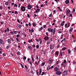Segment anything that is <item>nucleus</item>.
Listing matches in <instances>:
<instances>
[{
	"label": "nucleus",
	"instance_id": "nucleus-1",
	"mask_svg": "<svg viewBox=\"0 0 76 76\" xmlns=\"http://www.w3.org/2000/svg\"><path fill=\"white\" fill-rule=\"evenodd\" d=\"M21 10L23 12L25 11L26 10L25 7L24 6H22L21 8Z\"/></svg>",
	"mask_w": 76,
	"mask_h": 76
},
{
	"label": "nucleus",
	"instance_id": "nucleus-2",
	"mask_svg": "<svg viewBox=\"0 0 76 76\" xmlns=\"http://www.w3.org/2000/svg\"><path fill=\"white\" fill-rule=\"evenodd\" d=\"M61 73L62 72H60V71H57L56 72V75H61Z\"/></svg>",
	"mask_w": 76,
	"mask_h": 76
},
{
	"label": "nucleus",
	"instance_id": "nucleus-3",
	"mask_svg": "<svg viewBox=\"0 0 76 76\" xmlns=\"http://www.w3.org/2000/svg\"><path fill=\"white\" fill-rule=\"evenodd\" d=\"M27 8L29 10H30L32 8V6H31V4H29V5L27 6Z\"/></svg>",
	"mask_w": 76,
	"mask_h": 76
},
{
	"label": "nucleus",
	"instance_id": "nucleus-4",
	"mask_svg": "<svg viewBox=\"0 0 76 76\" xmlns=\"http://www.w3.org/2000/svg\"><path fill=\"white\" fill-rule=\"evenodd\" d=\"M49 39V37L47 36H45L44 38V39L46 41L48 40Z\"/></svg>",
	"mask_w": 76,
	"mask_h": 76
},
{
	"label": "nucleus",
	"instance_id": "nucleus-5",
	"mask_svg": "<svg viewBox=\"0 0 76 76\" xmlns=\"http://www.w3.org/2000/svg\"><path fill=\"white\" fill-rule=\"evenodd\" d=\"M0 43L2 44V45H4V41L1 39H0Z\"/></svg>",
	"mask_w": 76,
	"mask_h": 76
},
{
	"label": "nucleus",
	"instance_id": "nucleus-6",
	"mask_svg": "<svg viewBox=\"0 0 76 76\" xmlns=\"http://www.w3.org/2000/svg\"><path fill=\"white\" fill-rule=\"evenodd\" d=\"M53 62V60L51 58H49V64H51Z\"/></svg>",
	"mask_w": 76,
	"mask_h": 76
},
{
	"label": "nucleus",
	"instance_id": "nucleus-7",
	"mask_svg": "<svg viewBox=\"0 0 76 76\" xmlns=\"http://www.w3.org/2000/svg\"><path fill=\"white\" fill-rule=\"evenodd\" d=\"M54 48V46L52 44H50V49H53Z\"/></svg>",
	"mask_w": 76,
	"mask_h": 76
},
{
	"label": "nucleus",
	"instance_id": "nucleus-8",
	"mask_svg": "<svg viewBox=\"0 0 76 76\" xmlns=\"http://www.w3.org/2000/svg\"><path fill=\"white\" fill-rule=\"evenodd\" d=\"M48 30L49 32H53V29H51L49 28H48Z\"/></svg>",
	"mask_w": 76,
	"mask_h": 76
},
{
	"label": "nucleus",
	"instance_id": "nucleus-9",
	"mask_svg": "<svg viewBox=\"0 0 76 76\" xmlns=\"http://www.w3.org/2000/svg\"><path fill=\"white\" fill-rule=\"evenodd\" d=\"M70 10H68L66 12V14L67 15H68L69 13H70Z\"/></svg>",
	"mask_w": 76,
	"mask_h": 76
},
{
	"label": "nucleus",
	"instance_id": "nucleus-10",
	"mask_svg": "<svg viewBox=\"0 0 76 76\" xmlns=\"http://www.w3.org/2000/svg\"><path fill=\"white\" fill-rule=\"evenodd\" d=\"M22 27V25H21L20 24H17V27L18 28H20Z\"/></svg>",
	"mask_w": 76,
	"mask_h": 76
},
{
	"label": "nucleus",
	"instance_id": "nucleus-11",
	"mask_svg": "<svg viewBox=\"0 0 76 76\" xmlns=\"http://www.w3.org/2000/svg\"><path fill=\"white\" fill-rule=\"evenodd\" d=\"M69 3V0H66L65 2V3L66 4H68Z\"/></svg>",
	"mask_w": 76,
	"mask_h": 76
},
{
	"label": "nucleus",
	"instance_id": "nucleus-12",
	"mask_svg": "<svg viewBox=\"0 0 76 76\" xmlns=\"http://www.w3.org/2000/svg\"><path fill=\"white\" fill-rule=\"evenodd\" d=\"M63 74L64 75V76H65V75H67V72L66 71H64L63 72Z\"/></svg>",
	"mask_w": 76,
	"mask_h": 76
},
{
	"label": "nucleus",
	"instance_id": "nucleus-13",
	"mask_svg": "<svg viewBox=\"0 0 76 76\" xmlns=\"http://www.w3.org/2000/svg\"><path fill=\"white\" fill-rule=\"evenodd\" d=\"M7 41H8V42L10 44L11 43V40L10 39H8Z\"/></svg>",
	"mask_w": 76,
	"mask_h": 76
},
{
	"label": "nucleus",
	"instance_id": "nucleus-14",
	"mask_svg": "<svg viewBox=\"0 0 76 76\" xmlns=\"http://www.w3.org/2000/svg\"><path fill=\"white\" fill-rule=\"evenodd\" d=\"M64 64V62H62V63L61 64V65L62 66H65V64Z\"/></svg>",
	"mask_w": 76,
	"mask_h": 76
},
{
	"label": "nucleus",
	"instance_id": "nucleus-15",
	"mask_svg": "<svg viewBox=\"0 0 76 76\" xmlns=\"http://www.w3.org/2000/svg\"><path fill=\"white\" fill-rule=\"evenodd\" d=\"M66 49H67V48H66L64 47V48H62L61 50H64Z\"/></svg>",
	"mask_w": 76,
	"mask_h": 76
},
{
	"label": "nucleus",
	"instance_id": "nucleus-16",
	"mask_svg": "<svg viewBox=\"0 0 76 76\" xmlns=\"http://www.w3.org/2000/svg\"><path fill=\"white\" fill-rule=\"evenodd\" d=\"M73 28L72 27V28H70V29L69 30V31L70 32H72V31L73 30Z\"/></svg>",
	"mask_w": 76,
	"mask_h": 76
},
{
	"label": "nucleus",
	"instance_id": "nucleus-17",
	"mask_svg": "<svg viewBox=\"0 0 76 76\" xmlns=\"http://www.w3.org/2000/svg\"><path fill=\"white\" fill-rule=\"evenodd\" d=\"M56 30V28H54V29H53L54 31H53V35H54V34H55V31H55Z\"/></svg>",
	"mask_w": 76,
	"mask_h": 76
},
{
	"label": "nucleus",
	"instance_id": "nucleus-18",
	"mask_svg": "<svg viewBox=\"0 0 76 76\" xmlns=\"http://www.w3.org/2000/svg\"><path fill=\"white\" fill-rule=\"evenodd\" d=\"M5 4L7 6H8L9 4V3L8 2H6L5 3Z\"/></svg>",
	"mask_w": 76,
	"mask_h": 76
},
{
	"label": "nucleus",
	"instance_id": "nucleus-19",
	"mask_svg": "<svg viewBox=\"0 0 76 76\" xmlns=\"http://www.w3.org/2000/svg\"><path fill=\"white\" fill-rule=\"evenodd\" d=\"M10 45H8L6 47V48L7 49H9L10 48Z\"/></svg>",
	"mask_w": 76,
	"mask_h": 76
},
{
	"label": "nucleus",
	"instance_id": "nucleus-20",
	"mask_svg": "<svg viewBox=\"0 0 76 76\" xmlns=\"http://www.w3.org/2000/svg\"><path fill=\"white\" fill-rule=\"evenodd\" d=\"M28 48L30 50H32V47H31L30 46H28Z\"/></svg>",
	"mask_w": 76,
	"mask_h": 76
},
{
	"label": "nucleus",
	"instance_id": "nucleus-21",
	"mask_svg": "<svg viewBox=\"0 0 76 76\" xmlns=\"http://www.w3.org/2000/svg\"><path fill=\"white\" fill-rule=\"evenodd\" d=\"M65 38H64L61 41V43L63 42L64 41V42H65Z\"/></svg>",
	"mask_w": 76,
	"mask_h": 76
},
{
	"label": "nucleus",
	"instance_id": "nucleus-22",
	"mask_svg": "<svg viewBox=\"0 0 76 76\" xmlns=\"http://www.w3.org/2000/svg\"><path fill=\"white\" fill-rule=\"evenodd\" d=\"M42 69H40L39 70V74L40 75H41V74L42 73Z\"/></svg>",
	"mask_w": 76,
	"mask_h": 76
},
{
	"label": "nucleus",
	"instance_id": "nucleus-23",
	"mask_svg": "<svg viewBox=\"0 0 76 76\" xmlns=\"http://www.w3.org/2000/svg\"><path fill=\"white\" fill-rule=\"evenodd\" d=\"M17 54L18 55V56L20 55V53L19 51H18L17 53Z\"/></svg>",
	"mask_w": 76,
	"mask_h": 76
},
{
	"label": "nucleus",
	"instance_id": "nucleus-24",
	"mask_svg": "<svg viewBox=\"0 0 76 76\" xmlns=\"http://www.w3.org/2000/svg\"><path fill=\"white\" fill-rule=\"evenodd\" d=\"M58 70V68L57 67H56L55 68V71H56Z\"/></svg>",
	"mask_w": 76,
	"mask_h": 76
},
{
	"label": "nucleus",
	"instance_id": "nucleus-25",
	"mask_svg": "<svg viewBox=\"0 0 76 76\" xmlns=\"http://www.w3.org/2000/svg\"><path fill=\"white\" fill-rule=\"evenodd\" d=\"M68 53L69 54H70L71 51H70V49H68Z\"/></svg>",
	"mask_w": 76,
	"mask_h": 76
},
{
	"label": "nucleus",
	"instance_id": "nucleus-26",
	"mask_svg": "<svg viewBox=\"0 0 76 76\" xmlns=\"http://www.w3.org/2000/svg\"><path fill=\"white\" fill-rule=\"evenodd\" d=\"M23 36H24L25 37H26V33H23Z\"/></svg>",
	"mask_w": 76,
	"mask_h": 76
},
{
	"label": "nucleus",
	"instance_id": "nucleus-27",
	"mask_svg": "<svg viewBox=\"0 0 76 76\" xmlns=\"http://www.w3.org/2000/svg\"><path fill=\"white\" fill-rule=\"evenodd\" d=\"M66 59L64 60V64H66Z\"/></svg>",
	"mask_w": 76,
	"mask_h": 76
},
{
	"label": "nucleus",
	"instance_id": "nucleus-28",
	"mask_svg": "<svg viewBox=\"0 0 76 76\" xmlns=\"http://www.w3.org/2000/svg\"><path fill=\"white\" fill-rule=\"evenodd\" d=\"M26 57L25 56H24L23 57V60H26Z\"/></svg>",
	"mask_w": 76,
	"mask_h": 76
},
{
	"label": "nucleus",
	"instance_id": "nucleus-29",
	"mask_svg": "<svg viewBox=\"0 0 76 76\" xmlns=\"http://www.w3.org/2000/svg\"><path fill=\"white\" fill-rule=\"evenodd\" d=\"M45 75V72H42V74L40 75Z\"/></svg>",
	"mask_w": 76,
	"mask_h": 76
},
{
	"label": "nucleus",
	"instance_id": "nucleus-30",
	"mask_svg": "<svg viewBox=\"0 0 76 76\" xmlns=\"http://www.w3.org/2000/svg\"><path fill=\"white\" fill-rule=\"evenodd\" d=\"M45 62H43V63H42V66H44L45 65Z\"/></svg>",
	"mask_w": 76,
	"mask_h": 76
},
{
	"label": "nucleus",
	"instance_id": "nucleus-31",
	"mask_svg": "<svg viewBox=\"0 0 76 76\" xmlns=\"http://www.w3.org/2000/svg\"><path fill=\"white\" fill-rule=\"evenodd\" d=\"M10 56H13V54L12 53L10 54Z\"/></svg>",
	"mask_w": 76,
	"mask_h": 76
},
{
	"label": "nucleus",
	"instance_id": "nucleus-32",
	"mask_svg": "<svg viewBox=\"0 0 76 76\" xmlns=\"http://www.w3.org/2000/svg\"><path fill=\"white\" fill-rule=\"evenodd\" d=\"M68 25V24L66 23L65 24V27H66V28H68V27H67V26Z\"/></svg>",
	"mask_w": 76,
	"mask_h": 76
},
{
	"label": "nucleus",
	"instance_id": "nucleus-33",
	"mask_svg": "<svg viewBox=\"0 0 76 76\" xmlns=\"http://www.w3.org/2000/svg\"><path fill=\"white\" fill-rule=\"evenodd\" d=\"M58 52L57 51L56 52V55L58 56Z\"/></svg>",
	"mask_w": 76,
	"mask_h": 76
},
{
	"label": "nucleus",
	"instance_id": "nucleus-34",
	"mask_svg": "<svg viewBox=\"0 0 76 76\" xmlns=\"http://www.w3.org/2000/svg\"><path fill=\"white\" fill-rule=\"evenodd\" d=\"M2 55L4 56H6V55L5 53H3L2 54Z\"/></svg>",
	"mask_w": 76,
	"mask_h": 76
},
{
	"label": "nucleus",
	"instance_id": "nucleus-35",
	"mask_svg": "<svg viewBox=\"0 0 76 76\" xmlns=\"http://www.w3.org/2000/svg\"><path fill=\"white\" fill-rule=\"evenodd\" d=\"M74 52L75 53L76 52V47L74 48Z\"/></svg>",
	"mask_w": 76,
	"mask_h": 76
},
{
	"label": "nucleus",
	"instance_id": "nucleus-36",
	"mask_svg": "<svg viewBox=\"0 0 76 76\" xmlns=\"http://www.w3.org/2000/svg\"><path fill=\"white\" fill-rule=\"evenodd\" d=\"M62 32V31H59L58 32L59 33V34H61Z\"/></svg>",
	"mask_w": 76,
	"mask_h": 76
},
{
	"label": "nucleus",
	"instance_id": "nucleus-37",
	"mask_svg": "<svg viewBox=\"0 0 76 76\" xmlns=\"http://www.w3.org/2000/svg\"><path fill=\"white\" fill-rule=\"evenodd\" d=\"M50 43V42L49 41H48L47 42V44L49 45Z\"/></svg>",
	"mask_w": 76,
	"mask_h": 76
},
{
	"label": "nucleus",
	"instance_id": "nucleus-38",
	"mask_svg": "<svg viewBox=\"0 0 76 76\" xmlns=\"http://www.w3.org/2000/svg\"><path fill=\"white\" fill-rule=\"evenodd\" d=\"M50 69H51L50 68V67H48L47 68V69L48 70H49Z\"/></svg>",
	"mask_w": 76,
	"mask_h": 76
},
{
	"label": "nucleus",
	"instance_id": "nucleus-39",
	"mask_svg": "<svg viewBox=\"0 0 76 76\" xmlns=\"http://www.w3.org/2000/svg\"><path fill=\"white\" fill-rule=\"evenodd\" d=\"M50 42H52V38H51V37H50Z\"/></svg>",
	"mask_w": 76,
	"mask_h": 76
},
{
	"label": "nucleus",
	"instance_id": "nucleus-40",
	"mask_svg": "<svg viewBox=\"0 0 76 76\" xmlns=\"http://www.w3.org/2000/svg\"><path fill=\"white\" fill-rule=\"evenodd\" d=\"M27 17L28 18H29L30 17V15L28 14L27 15Z\"/></svg>",
	"mask_w": 76,
	"mask_h": 76
},
{
	"label": "nucleus",
	"instance_id": "nucleus-41",
	"mask_svg": "<svg viewBox=\"0 0 76 76\" xmlns=\"http://www.w3.org/2000/svg\"><path fill=\"white\" fill-rule=\"evenodd\" d=\"M32 61L33 62H34V59L33 57H32Z\"/></svg>",
	"mask_w": 76,
	"mask_h": 76
},
{
	"label": "nucleus",
	"instance_id": "nucleus-42",
	"mask_svg": "<svg viewBox=\"0 0 76 76\" xmlns=\"http://www.w3.org/2000/svg\"><path fill=\"white\" fill-rule=\"evenodd\" d=\"M14 34H17V32L16 31H13Z\"/></svg>",
	"mask_w": 76,
	"mask_h": 76
},
{
	"label": "nucleus",
	"instance_id": "nucleus-43",
	"mask_svg": "<svg viewBox=\"0 0 76 76\" xmlns=\"http://www.w3.org/2000/svg\"><path fill=\"white\" fill-rule=\"evenodd\" d=\"M10 39H11V40L12 41H14V39H13V38L11 37L10 38Z\"/></svg>",
	"mask_w": 76,
	"mask_h": 76
},
{
	"label": "nucleus",
	"instance_id": "nucleus-44",
	"mask_svg": "<svg viewBox=\"0 0 76 76\" xmlns=\"http://www.w3.org/2000/svg\"><path fill=\"white\" fill-rule=\"evenodd\" d=\"M32 25L34 26H36V24L35 23H33L32 24Z\"/></svg>",
	"mask_w": 76,
	"mask_h": 76
},
{
	"label": "nucleus",
	"instance_id": "nucleus-45",
	"mask_svg": "<svg viewBox=\"0 0 76 76\" xmlns=\"http://www.w3.org/2000/svg\"><path fill=\"white\" fill-rule=\"evenodd\" d=\"M15 14H18V12L17 11H15Z\"/></svg>",
	"mask_w": 76,
	"mask_h": 76
},
{
	"label": "nucleus",
	"instance_id": "nucleus-46",
	"mask_svg": "<svg viewBox=\"0 0 76 76\" xmlns=\"http://www.w3.org/2000/svg\"><path fill=\"white\" fill-rule=\"evenodd\" d=\"M60 55H61V56H62V53L61 52H60Z\"/></svg>",
	"mask_w": 76,
	"mask_h": 76
},
{
	"label": "nucleus",
	"instance_id": "nucleus-47",
	"mask_svg": "<svg viewBox=\"0 0 76 76\" xmlns=\"http://www.w3.org/2000/svg\"><path fill=\"white\" fill-rule=\"evenodd\" d=\"M70 26V23H68V25L67 26V27H69Z\"/></svg>",
	"mask_w": 76,
	"mask_h": 76
},
{
	"label": "nucleus",
	"instance_id": "nucleus-48",
	"mask_svg": "<svg viewBox=\"0 0 76 76\" xmlns=\"http://www.w3.org/2000/svg\"><path fill=\"white\" fill-rule=\"evenodd\" d=\"M39 47V45H37V46H36V47H37V48H38Z\"/></svg>",
	"mask_w": 76,
	"mask_h": 76
},
{
	"label": "nucleus",
	"instance_id": "nucleus-49",
	"mask_svg": "<svg viewBox=\"0 0 76 76\" xmlns=\"http://www.w3.org/2000/svg\"><path fill=\"white\" fill-rule=\"evenodd\" d=\"M20 37V36L18 34L17 35V38H18V37Z\"/></svg>",
	"mask_w": 76,
	"mask_h": 76
},
{
	"label": "nucleus",
	"instance_id": "nucleus-50",
	"mask_svg": "<svg viewBox=\"0 0 76 76\" xmlns=\"http://www.w3.org/2000/svg\"><path fill=\"white\" fill-rule=\"evenodd\" d=\"M14 6L15 7H17L18 6V5H17V4H15Z\"/></svg>",
	"mask_w": 76,
	"mask_h": 76
},
{
	"label": "nucleus",
	"instance_id": "nucleus-51",
	"mask_svg": "<svg viewBox=\"0 0 76 76\" xmlns=\"http://www.w3.org/2000/svg\"><path fill=\"white\" fill-rule=\"evenodd\" d=\"M16 40L18 42H19V39L18 38H16Z\"/></svg>",
	"mask_w": 76,
	"mask_h": 76
},
{
	"label": "nucleus",
	"instance_id": "nucleus-52",
	"mask_svg": "<svg viewBox=\"0 0 76 76\" xmlns=\"http://www.w3.org/2000/svg\"><path fill=\"white\" fill-rule=\"evenodd\" d=\"M58 64V61H56V64L57 65Z\"/></svg>",
	"mask_w": 76,
	"mask_h": 76
},
{
	"label": "nucleus",
	"instance_id": "nucleus-53",
	"mask_svg": "<svg viewBox=\"0 0 76 76\" xmlns=\"http://www.w3.org/2000/svg\"><path fill=\"white\" fill-rule=\"evenodd\" d=\"M35 64H37V65H39V64L38 63H37V61L35 62Z\"/></svg>",
	"mask_w": 76,
	"mask_h": 76
},
{
	"label": "nucleus",
	"instance_id": "nucleus-54",
	"mask_svg": "<svg viewBox=\"0 0 76 76\" xmlns=\"http://www.w3.org/2000/svg\"><path fill=\"white\" fill-rule=\"evenodd\" d=\"M1 24H3L4 23V22L3 21H1Z\"/></svg>",
	"mask_w": 76,
	"mask_h": 76
},
{
	"label": "nucleus",
	"instance_id": "nucleus-55",
	"mask_svg": "<svg viewBox=\"0 0 76 76\" xmlns=\"http://www.w3.org/2000/svg\"><path fill=\"white\" fill-rule=\"evenodd\" d=\"M28 62H29V63L31 65V64H32V62H31V61H29Z\"/></svg>",
	"mask_w": 76,
	"mask_h": 76
},
{
	"label": "nucleus",
	"instance_id": "nucleus-56",
	"mask_svg": "<svg viewBox=\"0 0 76 76\" xmlns=\"http://www.w3.org/2000/svg\"><path fill=\"white\" fill-rule=\"evenodd\" d=\"M72 37H73V38H74V39H75V37L74 36V35L72 34Z\"/></svg>",
	"mask_w": 76,
	"mask_h": 76
},
{
	"label": "nucleus",
	"instance_id": "nucleus-57",
	"mask_svg": "<svg viewBox=\"0 0 76 76\" xmlns=\"http://www.w3.org/2000/svg\"><path fill=\"white\" fill-rule=\"evenodd\" d=\"M37 73L38 75H38L39 72H38L37 70Z\"/></svg>",
	"mask_w": 76,
	"mask_h": 76
},
{
	"label": "nucleus",
	"instance_id": "nucleus-58",
	"mask_svg": "<svg viewBox=\"0 0 76 76\" xmlns=\"http://www.w3.org/2000/svg\"><path fill=\"white\" fill-rule=\"evenodd\" d=\"M72 14H70V15H69V17H72Z\"/></svg>",
	"mask_w": 76,
	"mask_h": 76
},
{
	"label": "nucleus",
	"instance_id": "nucleus-59",
	"mask_svg": "<svg viewBox=\"0 0 76 76\" xmlns=\"http://www.w3.org/2000/svg\"><path fill=\"white\" fill-rule=\"evenodd\" d=\"M53 67H54L53 66H51V67H50V69H52V68H53Z\"/></svg>",
	"mask_w": 76,
	"mask_h": 76
},
{
	"label": "nucleus",
	"instance_id": "nucleus-60",
	"mask_svg": "<svg viewBox=\"0 0 76 76\" xmlns=\"http://www.w3.org/2000/svg\"><path fill=\"white\" fill-rule=\"evenodd\" d=\"M34 31V30H33V28L31 30V31L33 32Z\"/></svg>",
	"mask_w": 76,
	"mask_h": 76
},
{
	"label": "nucleus",
	"instance_id": "nucleus-61",
	"mask_svg": "<svg viewBox=\"0 0 76 76\" xmlns=\"http://www.w3.org/2000/svg\"><path fill=\"white\" fill-rule=\"evenodd\" d=\"M21 67H22L23 68H24V67H23V65L21 64Z\"/></svg>",
	"mask_w": 76,
	"mask_h": 76
},
{
	"label": "nucleus",
	"instance_id": "nucleus-62",
	"mask_svg": "<svg viewBox=\"0 0 76 76\" xmlns=\"http://www.w3.org/2000/svg\"><path fill=\"white\" fill-rule=\"evenodd\" d=\"M37 11H39V12H40V10L39 9H37Z\"/></svg>",
	"mask_w": 76,
	"mask_h": 76
},
{
	"label": "nucleus",
	"instance_id": "nucleus-63",
	"mask_svg": "<svg viewBox=\"0 0 76 76\" xmlns=\"http://www.w3.org/2000/svg\"><path fill=\"white\" fill-rule=\"evenodd\" d=\"M0 9H1V10H2V6H1L0 7Z\"/></svg>",
	"mask_w": 76,
	"mask_h": 76
},
{
	"label": "nucleus",
	"instance_id": "nucleus-64",
	"mask_svg": "<svg viewBox=\"0 0 76 76\" xmlns=\"http://www.w3.org/2000/svg\"><path fill=\"white\" fill-rule=\"evenodd\" d=\"M42 29H41V28H39V31H40L41 30H42Z\"/></svg>",
	"mask_w": 76,
	"mask_h": 76
}]
</instances>
